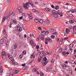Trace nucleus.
Instances as JSON below:
<instances>
[{"mask_svg":"<svg viewBox=\"0 0 76 76\" xmlns=\"http://www.w3.org/2000/svg\"><path fill=\"white\" fill-rule=\"evenodd\" d=\"M2 56H6V52L3 51L2 53Z\"/></svg>","mask_w":76,"mask_h":76,"instance_id":"0eeeda50","label":"nucleus"},{"mask_svg":"<svg viewBox=\"0 0 76 76\" xmlns=\"http://www.w3.org/2000/svg\"><path fill=\"white\" fill-rule=\"evenodd\" d=\"M29 4H31L32 7H34V5L32 3V2H30L29 3Z\"/></svg>","mask_w":76,"mask_h":76,"instance_id":"473e14b6","label":"nucleus"},{"mask_svg":"<svg viewBox=\"0 0 76 76\" xmlns=\"http://www.w3.org/2000/svg\"><path fill=\"white\" fill-rule=\"evenodd\" d=\"M45 54H46L47 55H48V54H50V53H49L48 52H46V53H45Z\"/></svg>","mask_w":76,"mask_h":76,"instance_id":"864d4df0","label":"nucleus"},{"mask_svg":"<svg viewBox=\"0 0 76 76\" xmlns=\"http://www.w3.org/2000/svg\"><path fill=\"white\" fill-rule=\"evenodd\" d=\"M20 19H23V17L22 16H21L19 18Z\"/></svg>","mask_w":76,"mask_h":76,"instance_id":"052dcab7","label":"nucleus"},{"mask_svg":"<svg viewBox=\"0 0 76 76\" xmlns=\"http://www.w3.org/2000/svg\"><path fill=\"white\" fill-rule=\"evenodd\" d=\"M28 4H29V3H28V2L26 3L25 4L24 3V7L26 9H28Z\"/></svg>","mask_w":76,"mask_h":76,"instance_id":"f03ea898","label":"nucleus"},{"mask_svg":"<svg viewBox=\"0 0 76 76\" xmlns=\"http://www.w3.org/2000/svg\"><path fill=\"white\" fill-rule=\"evenodd\" d=\"M2 57L3 60H5L6 58V56H2Z\"/></svg>","mask_w":76,"mask_h":76,"instance_id":"7c9ffc66","label":"nucleus"},{"mask_svg":"<svg viewBox=\"0 0 76 76\" xmlns=\"http://www.w3.org/2000/svg\"><path fill=\"white\" fill-rule=\"evenodd\" d=\"M61 14H63V13L62 12L60 13L59 11H57V13L56 14L52 13L51 14V16L52 17H54V18H58V15H60Z\"/></svg>","mask_w":76,"mask_h":76,"instance_id":"f257e3e1","label":"nucleus"},{"mask_svg":"<svg viewBox=\"0 0 76 76\" xmlns=\"http://www.w3.org/2000/svg\"><path fill=\"white\" fill-rule=\"evenodd\" d=\"M51 9L47 8H46V11H47V12H50V11H51Z\"/></svg>","mask_w":76,"mask_h":76,"instance_id":"f3484780","label":"nucleus"},{"mask_svg":"<svg viewBox=\"0 0 76 76\" xmlns=\"http://www.w3.org/2000/svg\"><path fill=\"white\" fill-rule=\"evenodd\" d=\"M13 22H14V23H15V25H17V24H18L17 21L15 20H13Z\"/></svg>","mask_w":76,"mask_h":76,"instance_id":"5701e85b","label":"nucleus"},{"mask_svg":"<svg viewBox=\"0 0 76 76\" xmlns=\"http://www.w3.org/2000/svg\"><path fill=\"white\" fill-rule=\"evenodd\" d=\"M69 73H71V74H72V70H70L69 72Z\"/></svg>","mask_w":76,"mask_h":76,"instance_id":"e2e57ef3","label":"nucleus"},{"mask_svg":"<svg viewBox=\"0 0 76 76\" xmlns=\"http://www.w3.org/2000/svg\"><path fill=\"white\" fill-rule=\"evenodd\" d=\"M12 23L11 22L10 23V24L9 25V26L10 28H12Z\"/></svg>","mask_w":76,"mask_h":76,"instance_id":"ea45409f","label":"nucleus"},{"mask_svg":"<svg viewBox=\"0 0 76 76\" xmlns=\"http://www.w3.org/2000/svg\"><path fill=\"white\" fill-rule=\"evenodd\" d=\"M51 63H53L54 62V59H52V60L51 61Z\"/></svg>","mask_w":76,"mask_h":76,"instance_id":"bf43d9fd","label":"nucleus"},{"mask_svg":"<svg viewBox=\"0 0 76 76\" xmlns=\"http://www.w3.org/2000/svg\"><path fill=\"white\" fill-rule=\"evenodd\" d=\"M3 68L2 67H1L0 68V72L1 73H3Z\"/></svg>","mask_w":76,"mask_h":76,"instance_id":"412c9836","label":"nucleus"},{"mask_svg":"<svg viewBox=\"0 0 76 76\" xmlns=\"http://www.w3.org/2000/svg\"><path fill=\"white\" fill-rule=\"evenodd\" d=\"M45 22L47 24H49L50 23V21L46 19L45 20Z\"/></svg>","mask_w":76,"mask_h":76,"instance_id":"9d476101","label":"nucleus"},{"mask_svg":"<svg viewBox=\"0 0 76 76\" xmlns=\"http://www.w3.org/2000/svg\"><path fill=\"white\" fill-rule=\"evenodd\" d=\"M22 66H26V64L24 63V64H22Z\"/></svg>","mask_w":76,"mask_h":76,"instance_id":"13d9d810","label":"nucleus"},{"mask_svg":"<svg viewBox=\"0 0 76 76\" xmlns=\"http://www.w3.org/2000/svg\"><path fill=\"white\" fill-rule=\"evenodd\" d=\"M76 26H74L73 27V30H74L75 29H76ZM74 31H74L73 32H74Z\"/></svg>","mask_w":76,"mask_h":76,"instance_id":"8fccbe9b","label":"nucleus"},{"mask_svg":"<svg viewBox=\"0 0 76 76\" xmlns=\"http://www.w3.org/2000/svg\"><path fill=\"white\" fill-rule=\"evenodd\" d=\"M7 18V17L6 16H5L3 18V20H2V21L3 22H4V21Z\"/></svg>","mask_w":76,"mask_h":76,"instance_id":"aec40b11","label":"nucleus"},{"mask_svg":"<svg viewBox=\"0 0 76 76\" xmlns=\"http://www.w3.org/2000/svg\"><path fill=\"white\" fill-rule=\"evenodd\" d=\"M66 70L69 71L70 70V68L69 67V66H66V67L65 68Z\"/></svg>","mask_w":76,"mask_h":76,"instance_id":"dca6fc26","label":"nucleus"},{"mask_svg":"<svg viewBox=\"0 0 76 76\" xmlns=\"http://www.w3.org/2000/svg\"><path fill=\"white\" fill-rule=\"evenodd\" d=\"M63 39H60V41L59 42V44H60V45H61V44H60V42H63Z\"/></svg>","mask_w":76,"mask_h":76,"instance_id":"c03bdc74","label":"nucleus"},{"mask_svg":"<svg viewBox=\"0 0 76 76\" xmlns=\"http://www.w3.org/2000/svg\"><path fill=\"white\" fill-rule=\"evenodd\" d=\"M29 17L30 19H32L33 18V16L32 15H31V14H29Z\"/></svg>","mask_w":76,"mask_h":76,"instance_id":"f8f14e48","label":"nucleus"},{"mask_svg":"<svg viewBox=\"0 0 76 76\" xmlns=\"http://www.w3.org/2000/svg\"><path fill=\"white\" fill-rule=\"evenodd\" d=\"M44 54V53L42 52H41L40 53V54H41V55H43Z\"/></svg>","mask_w":76,"mask_h":76,"instance_id":"4d7b16f0","label":"nucleus"},{"mask_svg":"<svg viewBox=\"0 0 76 76\" xmlns=\"http://www.w3.org/2000/svg\"><path fill=\"white\" fill-rule=\"evenodd\" d=\"M22 57H23V55H22V54H21V55H20V56H19V58H22Z\"/></svg>","mask_w":76,"mask_h":76,"instance_id":"f704fd0d","label":"nucleus"},{"mask_svg":"<svg viewBox=\"0 0 76 76\" xmlns=\"http://www.w3.org/2000/svg\"><path fill=\"white\" fill-rule=\"evenodd\" d=\"M39 47L40 48H41V47H42V44H39Z\"/></svg>","mask_w":76,"mask_h":76,"instance_id":"680f3d73","label":"nucleus"},{"mask_svg":"<svg viewBox=\"0 0 76 76\" xmlns=\"http://www.w3.org/2000/svg\"><path fill=\"white\" fill-rule=\"evenodd\" d=\"M8 57L10 60H13V57H11V56H8Z\"/></svg>","mask_w":76,"mask_h":76,"instance_id":"cd10ccee","label":"nucleus"},{"mask_svg":"<svg viewBox=\"0 0 76 76\" xmlns=\"http://www.w3.org/2000/svg\"><path fill=\"white\" fill-rule=\"evenodd\" d=\"M42 63L43 66H45L48 63V62L45 61L44 62H42Z\"/></svg>","mask_w":76,"mask_h":76,"instance_id":"4468645a","label":"nucleus"},{"mask_svg":"<svg viewBox=\"0 0 76 76\" xmlns=\"http://www.w3.org/2000/svg\"><path fill=\"white\" fill-rule=\"evenodd\" d=\"M69 22L70 23H73L74 22V20H70L69 21Z\"/></svg>","mask_w":76,"mask_h":76,"instance_id":"c85d7f7f","label":"nucleus"},{"mask_svg":"<svg viewBox=\"0 0 76 76\" xmlns=\"http://www.w3.org/2000/svg\"><path fill=\"white\" fill-rule=\"evenodd\" d=\"M23 54L25 55L26 54V51L24 50L23 51Z\"/></svg>","mask_w":76,"mask_h":76,"instance_id":"c9c22d12","label":"nucleus"},{"mask_svg":"<svg viewBox=\"0 0 76 76\" xmlns=\"http://www.w3.org/2000/svg\"><path fill=\"white\" fill-rule=\"evenodd\" d=\"M66 32L67 34H68V35H70V34L69 33V32H70V30H69L68 28H66Z\"/></svg>","mask_w":76,"mask_h":76,"instance_id":"423d86ee","label":"nucleus"},{"mask_svg":"<svg viewBox=\"0 0 76 76\" xmlns=\"http://www.w3.org/2000/svg\"><path fill=\"white\" fill-rule=\"evenodd\" d=\"M66 66V65L64 64H63L62 65V69H66V66Z\"/></svg>","mask_w":76,"mask_h":76,"instance_id":"39448f33","label":"nucleus"},{"mask_svg":"<svg viewBox=\"0 0 76 76\" xmlns=\"http://www.w3.org/2000/svg\"><path fill=\"white\" fill-rule=\"evenodd\" d=\"M22 8L21 7H19L18 8V10H20L21 9H22Z\"/></svg>","mask_w":76,"mask_h":76,"instance_id":"0e129e2a","label":"nucleus"},{"mask_svg":"<svg viewBox=\"0 0 76 76\" xmlns=\"http://www.w3.org/2000/svg\"><path fill=\"white\" fill-rule=\"evenodd\" d=\"M32 11L33 12H35L37 11V10H36L34 9H33L32 10Z\"/></svg>","mask_w":76,"mask_h":76,"instance_id":"6e6d98bb","label":"nucleus"},{"mask_svg":"<svg viewBox=\"0 0 76 76\" xmlns=\"http://www.w3.org/2000/svg\"><path fill=\"white\" fill-rule=\"evenodd\" d=\"M58 52L59 53H61L62 52V49L61 48H59L58 50Z\"/></svg>","mask_w":76,"mask_h":76,"instance_id":"b1692460","label":"nucleus"},{"mask_svg":"<svg viewBox=\"0 0 76 76\" xmlns=\"http://www.w3.org/2000/svg\"><path fill=\"white\" fill-rule=\"evenodd\" d=\"M12 64L13 65H14V66H15V65H16V64H15V62H12Z\"/></svg>","mask_w":76,"mask_h":76,"instance_id":"603ef678","label":"nucleus"},{"mask_svg":"<svg viewBox=\"0 0 76 76\" xmlns=\"http://www.w3.org/2000/svg\"><path fill=\"white\" fill-rule=\"evenodd\" d=\"M19 12H20V13H22V11L23 10V9L22 8H21L20 9V10H18Z\"/></svg>","mask_w":76,"mask_h":76,"instance_id":"72a5a7b5","label":"nucleus"},{"mask_svg":"<svg viewBox=\"0 0 76 76\" xmlns=\"http://www.w3.org/2000/svg\"><path fill=\"white\" fill-rule=\"evenodd\" d=\"M70 62L71 64H74L75 63V61H73L70 60Z\"/></svg>","mask_w":76,"mask_h":76,"instance_id":"2f4dec72","label":"nucleus"},{"mask_svg":"<svg viewBox=\"0 0 76 76\" xmlns=\"http://www.w3.org/2000/svg\"><path fill=\"white\" fill-rule=\"evenodd\" d=\"M59 9V7H58V6H56L55 7L56 10H58V9Z\"/></svg>","mask_w":76,"mask_h":76,"instance_id":"58836bf2","label":"nucleus"},{"mask_svg":"<svg viewBox=\"0 0 76 76\" xmlns=\"http://www.w3.org/2000/svg\"><path fill=\"white\" fill-rule=\"evenodd\" d=\"M64 49L65 50H67V48L66 46H64Z\"/></svg>","mask_w":76,"mask_h":76,"instance_id":"49530a36","label":"nucleus"},{"mask_svg":"<svg viewBox=\"0 0 76 76\" xmlns=\"http://www.w3.org/2000/svg\"><path fill=\"white\" fill-rule=\"evenodd\" d=\"M7 35L6 34L5 36V38H7Z\"/></svg>","mask_w":76,"mask_h":76,"instance_id":"338daca9","label":"nucleus"},{"mask_svg":"<svg viewBox=\"0 0 76 76\" xmlns=\"http://www.w3.org/2000/svg\"><path fill=\"white\" fill-rule=\"evenodd\" d=\"M45 31H44V32H42L41 33V35H42V36H44V35H45Z\"/></svg>","mask_w":76,"mask_h":76,"instance_id":"bb28decb","label":"nucleus"},{"mask_svg":"<svg viewBox=\"0 0 76 76\" xmlns=\"http://www.w3.org/2000/svg\"><path fill=\"white\" fill-rule=\"evenodd\" d=\"M32 72H37V70L35 69H34L32 71Z\"/></svg>","mask_w":76,"mask_h":76,"instance_id":"37998d69","label":"nucleus"},{"mask_svg":"<svg viewBox=\"0 0 76 76\" xmlns=\"http://www.w3.org/2000/svg\"><path fill=\"white\" fill-rule=\"evenodd\" d=\"M15 15V12H13L12 13H11L10 16H13V15Z\"/></svg>","mask_w":76,"mask_h":76,"instance_id":"79ce46f5","label":"nucleus"},{"mask_svg":"<svg viewBox=\"0 0 76 76\" xmlns=\"http://www.w3.org/2000/svg\"><path fill=\"white\" fill-rule=\"evenodd\" d=\"M39 22L40 23H43V20H39Z\"/></svg>","mask_w":76,"mask_h":76,"instance_id":"e433bc0d","label":"nucleus"},{"mask_svg":"<svg viewBox=\"0 0 76 76\" xmlns=\"http://www.w3.org/2000/svg\"><path fill=\"white\" fill-rule=\"evenodd\" d=\"M7 42L6 43L7 46V47H9V42H7Z\"/></svg>","mask_w":76,"mask_h":76,"instance_id":"c756f323","label":"nucleus"},{"mask_svg":"<svg viewBox=\"0 0 76 76\" xmlns=\"http://www.w3.org/2000/svg\"><path fill=\"white\" fill-rule=\"evenodd\" d=\"M13 49H16V48H17V47H18V45L16 44H15L14 45H13Z\"/></svg>","mask_w":76,"mask_h":76,"instance_id":"6e6552de","label":"nucleus"},{"mask_svg":"<svg viewBox=\"0 0 76 76\" xmlns=\"http://www.w3.org/2000/svg\"><path fill=\"white\" fill-rule=\"evenodd\" d=\"M39 48V45H37V47H36L37 49H38Z\"/></svg>","mask_w":76,"mask_h":76,"instance_id":"5fc2aeb1","label":"nucleus"},{"mask_svg":"<svg viewBox=\"0 0 76 76\" xmlns=\"http://www.w3.org/2000/svg\"><path fill=\"white\" fill-rule=\"evenodd\" d=\"M13 73H14V74H16L18 73L19 72V71L17 70H14L12 71Z\"/></svg>","mask_w":76,"mask_h":76,"instance_id":"1a4fd4ad","label":"nucleus"},{"mask_svg":"<svg viewBox=\"0 0 76 76\" xmlns=\"http://www.w3.org/2000/svg\"><path fill=\"white\" fill-rule=\"evenodd\" d=\"M37 60L38 61L40 62L41 61V60H42V57H39Z\"/></svg>","mask_w":76,"mask_h":76,"instance_id":"6ab92c4d","label":"nucleus"},{"mask_svg":"<svg viewBox=\"0 0 76 76\" xmlns=\"http://www.w3.org/2000/svg\"><path fill=\"white\" fill-rule=\"evenodd\" d=\"M58 33L57 32H55L54 33V35H52L51 36V38H55V35H57L58 34Z\"/></svg>","mask_w":76,"mask_h":76,"instance_id":"20e7f679","label":"nucleus"},{"mask_svg":"<svg viewBox=\"0 0 76 76\" xmlns=\"http://www.w3.org/2000/svg\"><path fill=\"white\" fill-rule=\"evenodd\" d=\"M6 38H5V39H2L0 41V43L1 44H3V42H6Z\"/></svg>","mask_w":76,"mask_h":76,"instance_id":"7ed1b4c3","label":"nucleus"},{"mask_svg":"<svg viewBox=\"0 0 76 76\" xmlns=\"http://www.w3.org/2000/svg\"><path fill=\"white\" fill-rule=\"evenodd\" d=\"M49 32H50V31L48 30L46 31L45 32V35H48V34H49Z\"/></svg>","mask_w":76,"mask_h":76,"instance_id":"9b49d317","label":"nucleus"},{"mask_svg":"<svg viewBox=\"0 0 76 76\" xmlns=\"http://www.w3.org/2000/svg\"><path fill=\"white\" fill-rule=\"evenodd\" d=\"M52 12H53L52 13H54V14H56V13H57V12H56V10H53Z\"/></svg>","mask_w":76,"mask_h":76,"instance_id":"a878e982","label":"nucleus"},{"mask_svg":"<svg viewBox=\"0 0 76 76\" xmlns=\"http://www.w3.org/2000/svg\"><path fill=\"white\" fill-rule=\"evenodd\" d=\"M70 47H71V48H72L73 47V44H71L69 45Z\"/></svg>","mask_w":76,"mask_h":76,"instance_id":"4c0bfd02","label":"nucleus"},{"mask_svg":"<svg viewBox=\"0 0 76 76\" xmlns=\"http://www.w3.org/2000/svg\"><path fill=\"white\" fill-rule=\"evenodd\" d=\"M39 20L37 18H36L34 19V21L36 23H38L39 22Z\"/></svg>","mask_w":76,"mask_h":76,"instance_id":"ddd939ff","label":"nucleus"},{"mask_svg":"<svg viewBox=\"0 0 76 76\" xmlns=\"http://www.w3.org/2000/svg\"><path fill=\"white\" fill-rule=\"evenodd\" d=\"M27 37V36L26 35L24 34V38H26Z\"/></svg>","mask_w":76,"mask_h":76,"instance_id":"774afa93","label":"nucleus"},{"mask_svg":"<svg viewBox=\"0 0 76 76\" xmlns=\"http://www.w3.org/2000/svg\"><path fill=\"white\" fill-rule=\"evenodd\" d=\"M43 60H44V61H47V58H46V57H45V58H43Z\"/></svg>","mask_w":76,"mask_h":76,"instance_id":"de8ad7c7","label":"nucleus"},{"mask_svg":"<svg viewBox=\"0 0 76 76\" xmlns=\"http://www.w3.org/2000/svg\"><path fill=\"white\" fill-rule=\"evenodd\" d=\"M49 42H52V40H51V39L49 38Z\"/></svg>","mask_w":76,"mask_h":76,"instance_id":"a18cd8bd","label":"nucleus"},{"mask_svg":"<svg viewBox=\"0 0 76 76\" xmlns=\"http://www.w3.org/2000/svg\"><path fill=\"white\" fill-rule=\"evenodd\" d=\"M6 29L5 28H4L3 29V34H6Z\"/></svg>","mask_w":76,"mask_h":76,"instance_id":"a211bd4d","label":"nucleus"},{"mask_svg":"<svg viewBox=\"0 0 76 76\" xmlns=\"http://www.w3.org/2000/svg\"><path fill=\"white\" fill-rule=\"evenodd\" d=\"M40 74L41 76H44V74L42 72H41Z\"/></svg>","mask_w":76,"mask_h":76,"instance_id":"3c124183","label":"nucleus"},{"mask_svg":"<svg viewBox=\"0 0 76 76\" xmlns=\"http://www.w3.org/2000/svg\"><path fill=\"white\" fill-rule=\"evenodd\" d=\"M48 30H49V31H50V32H53V31H54V29L53 28H49Z\"/></svg>","mask_w":76,"mask_h":76,"instance_id":"4be33fe9","label":"nucleus"},{"mask_svg":"<svg viewBox=\"0 0 76 76\" xmlns=\"http://www.w3.org/2000/svg\"><path fill=\"white\" fill-rule=\"evenodd\" d=\"M10 13H9V14L8 15V16L7 17V19L9 20L10 19Z\"/></svg>","mask_w":76,"mask_h":76,"instance_id":"393cba45","label":"nucleus"},{"mask_svg":"<svg viewBox=\"0 0 76 76\" xmlns=\"http://www.w3.org/2000/svg\"><path fill=\"white\" fill-rule=\"evenodd\" d=\"M45 40H46V42H49V39H48L47 38H46Z\"/></svg>","mask_w":76,"mask_h":76,"instance_id":"09e8293b","label":"nucleus"},{"mask_svg":"<svg viewBox=\"0 0 76 76\" xmlns=\"http://www.w3.org/2000/svg\"><path fill=\"white\" fill-rule=\"evenodd\" d=\"M62 54L64 56H66V53H65V52H63Z\"/></svg>","mask_w":76,"mask_h":76,"instance_id":"a19ab883","label":"nucleus"},{"mask_svg":"<svg viewBox=\"0 0 76 76\" xmlns=\"http://www.w3.org/2000/svg\"><path fill=\"white\" fill-rule=\"evenodd\" d=\"M30 42L31 45H34V41L32 40H30Z\"/></svg>","mask_w":76,"mask_h":76,"instance_id":"2eb2a0df","label":"nucleus"},{"mask_svg":"<svg viewBox=\"0 0 76 76\" xmlns=\"http://www.w3.org/2000/svg\"><path fill=\"white\" fill-rule=\"evenodd\" d=\"M17 56V54H15L13 55L14 57H16Z\"/></svg>","mask_w":76,"mask_h":76,"instance_id":"69168bd1","label":"nucleus"}]
</instances>
